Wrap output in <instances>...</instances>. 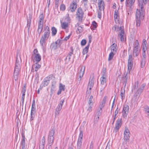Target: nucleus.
Here are the masks:
<instances>
[{"mask_svg": "<svg viewBox=\"0 0 149 149\" xmlns=\"http://www.w3.org/2000/svg\"><path fill=\"white\" fill-rule=\"evenodd\" d=\"M146 58H143L142 59L141 61V67H143L145 65V64L146 63Z\"/></svg>", "mask_w": 149, "mask_h": 149, "instance_id": "nucleus-40", "label": "nucleus"}, {"mask_svg": "<svg viewBox=\"0 0 149 149\" xmlns=\"http://www.w3.org/2000/svg\"><path fill=\"white\" fill-rule=\"evenodd\" d=\"M88 103L90 106H92L93 104V102L92 100V99H89Z\"/></svg>", "mask_w": 149, "mask_h": 149, "instance_id": "nucleus-58", "label": "nucleus"}, {"mask_svg": "<svg viewBox=\"0 0 149 149\" xmlns=\"http://www.w3.org/2000/svg\"><path fill=\"white\" fill-rule=\"evenodd\" d=\"M61 41V40L60 39H58L55 42L52 43L50 45V48L51 50H55L56 49L60 46Z\"/></svg>", "mask_w": 149, "mask_h": 149, "instance_id": "nucleus-7", "label": "nucleus"}, {"mask_svg": "<svg viewBox=\"0 0 149 149\" xmlns=\"http://www.w3.org/2000/svg\"><path fill=\"white\" fill-rule=\"evenodd\" d=\"M34 59L36 63H38L41 59L40 55L39 54H36L34 56Z\"/></svg>", "mask_w": 149, "mask_h": 149, "instance_id": "nucleus-20", "label": "nucleus"}, {"mask_svg": "<svg viewBox=\"0 0 149 149\" xmlns=\"http://www.w3.org/2000/svg\"><path fill=\"white\" fill-rule=\"evenodd\" d=\"M102 108H99V109H98L96 112V114H97V117L96 118L95 120L97 121L99 118L100 116L101 115V113L102 112Z\"/></svg>", "mask_w": 149, "mask_h": 149, "instance_id": "nucleus-19", "label": "nucleus"}, {"mask_svg": "<svg viewBox=\"0 0 149 149\" xmlns=\"http://www.w3.org/2000/svg\"><path fill=\"white\" fill-rule=\"evenodd\" d=\"M139 82L137 81L135 82L133 86L132 89V91L133 92L136 89H137L138 86Z\"/></svg>", "mask_w": 149, "mask_h": 149, "instance_id": "nucleus-33", "label": "nucleus"}, {"mask_svg": "<svg viewBox=\"0 0 149 149\" xmlns=\"http://www.w3.org/2000/svg\"><path fill=\"white\" fill-rule=\"evenodd\" d=\"M31 16L29 15V19L27 18V24H31Z\"/></svg>", "mask_w": 149, "mask_h": 149, "instance_id": "nucleus-50", "label": "nucleus"}, {"mask_svg": "<svg viewBox=\"0 0 149 149\" xmlns=\"http://www.w3.org/2000/svg\"><path fill=\"white\" fill-rule=\"evenodd\" d=\"M133 58L131 54L129 56L128 59V71L130 72V70L132 69L133 65Z\"/></svg>", "mask_w": 149, "mask_h": 149, "instance_id": "nucleus-8", "label": "nucleus"}, {"mask_svg": "<svg viewBox=\"0 0 149 149\" xmlns=\"http://www.w3.org/2000/svg\"><path fill=\"white\" fill-rule=\"evenodd\" d=\"M139 9H137L136 11V23L137 27H139L140 26L141 22V20L144 19V17L145 13V9L143 6V4L139 1Z\"/></svg>", "mask_w": 149, "mask_h": 149, "instance_id": "nucleus-1", "label": "nucleus"}, {"mask_svg": "<svg viewBox=\"0 0 149 149\" xmlns=\"http://www.w3.org/2000/svg\"><path fill=\"white\" fill-rule=\"evenodd\" d=\"M18 55V54H17L16 60V63H15V65H17V64H19V59H18V58H17Z\"/></svg>", "mask_w": 149, "mask_h": 149, "instance_id": "nucleus-62", "label": "nucleus"}, {"mask_svg": "<svg viewBox=\"0 0 149 149\" xmlns=\"http://www.w3.org/2000/svg\"><path fill=\"white\" fill-rule=\"evenodd\" d=\"M111 52L116 53L117 50V45L113 43L111 46Z\"/></svg>", "mask_w": 149, "mask_h": 149, "instance_id": "nucleus-17", "label": "nucleus"}, {"mask_svg": "<svg viewBox=\"0 0 149 149\" xmlns=\"http://www.w3.org/2000/svg\"><path fill=\"white\" fill-rule=\"evenodd\" d=\"M53 75L52 74H51L49 75L48 77H46L45 79V80H47L49 82V81L52 79V78Z\"/></svg>", "mask_w": 149, "mask_h": 149, "instance_id": "nucleus-39", "label": "nucleus"}, {"mask_svg": "<svg viewBox=\"0 0 149 149\" xmlns=\"http://www.w3.org/2000/svg\"><path fill=\"white\" fill-rule=\"evenodd\" d=\"M89 48V45H87V46L85 47L83 49V55H84L88 52Z\"/></svg>", "mask_w": 149, "mask_h": 149, "instance_id": "nucleus-31", "label": "nucleus"}, {"mask_svg": "<svg viewBox=\"0 0 149 149\" xmlns=\"http://www.w3.org/2000/svg\"><path fill=\"white\" fill-rule=\"evenodd\" d=\"M125 90L124 89V88H122L121 89L120 91V96L121 98V99L122 100H123L125 97Z\"/></svg>", "mask_w": 149, "mask_h": 149, "instance_id": "nucleus-22", "label": "nucleus"}, {"mask_svg": "<svg viewBox=\"0 0 149 149\" xmlns=\"http://www.w3.org/2000/svg\"><path fill=\"white\" fill-rule=\"evenodd\" d=\"M84 12L81 7L77 8L76 12V19L79 22H82L84 17Z\"/></svg>", "mask_w": 149, "mask_h": 149, "instance_id": "nucleus-3", "label": "nucleus"}, {"mask_svg": "<svg viewBox=\"0 0 149 149\" xmlns=\"http://www.w3.org/2000/svg\"><path fill=\"white\" fill-rule=\"evenodd\" d=\"M101 11L102 10H100V11H98V17L100 19L101 17V15H102V13L101 12Z\"/></svg>", "mask_w": 149, "mask_h": 149, "instance_id": "nucleus-60", "label": "nucleus"}, {"mask_svg": "<svg viewBox=\"0 0 149 149\" xmlns=\"http://www.w3.org/2000/svg\"><path fill=\"white\" fill-rule=\"evenodd\" d=\"M86 43V40L85 39L82 40L81 42V46L85 45Z\"/></svg>", "mask_w": 149, "mask_h": 149, "instance_id": "nucleus-53", "label": "nucleus"}, {"mask_svg": "<svg viewBox=\"0 0 149 149\" xmlns=\"http://www.w3.org/2000/svg\"><path fill=\"white\" fill-rule=\"evenodd\" d=\"M107 97L105 96L103 98L102 101V104H100L99 106V108H103L104 106L105 102L107 100Z\"/></svg>", "mask_w": 149, "mask_h": 149, "instance_id": "nucleus-21", "label": "nucleus"}, {"mask_svg": "<svg viewBox=\"0 0 149 149\" xmlns=\"http://www.w3.org/2000/svg\"><path fill=\"white\" fill-rule=\"evenodd\" d=\"M146 44L147 42L146 40L145 39H143L142 41V47H147Z\"/></svg>", "mask_w": 149, "mask_h": 149, "instance_id": "nucleus-46", "label": "nucleus"}, {"mask_svg": "<svg viewBox=\"0 0 149 149\" xmlns=\"http://www.w3.org/2000/svg\"><path fill=\"white\" fill-rule=\"evenodd\" d=\"M81 142L77 141V149H81Z\"/></svg>", "mask_w": 149, "mask_h": 149, "instance_id": "nucleus-45", "label": "nucleus"}, {"mask_svg": "<svg viewBox=\"0 0 149 149\" xmlns=\"http://www.w3.org/2000/svg\"><path fill=\"white\" fill-rule=\"evenodd\" d=\"M85 69V67L84 66H82L81 69L79 73L81 74H82V75H83L84 73Z\"/></svg>", "mask_w": 149, "mask_h": 149, "instance_id": "nucleus-42", "label": "nucleus"}, {"mask_svg": "<svg viewBox=\"0 0 149 149\" xmlns=\"http://www.w3.org/2000/svg\"><path fill=\"white\" fill-rule=\"evenodd\" d=\"M39 19L38 20V23H43L44 16L43 13L41 14L39 16Z\"/></svg>", "mask_w": 149, "mask_h": 149, "instance_id": "nucleus-28", "label": "nucleus"}, {"mask_svg": "<svg viewBox=\"0 0 149 149\" xmlns=\"http://www.w3.org/2000/svg\"><path fill=\"white\" fill-rule=\"evenodd\" d=\"M143 108L146 113L149 117V107L146 105L143 107Z\"/></svg>", "mask_w": 149, "mask_h": 149, "instance_id": "nucleus-29", "label": "nucleus"}, {"mask_svg": "<svg viewBox=\"0 0 149 149\" xmlns=\"http://www.w3.org/2000/svg\"><path fill=\"white\" fill-rule=\"evenodd\" d=\"M102 77H106V68L103 67L102 69Z\"/></svg>", "mask_w": 149, "mask_h": 149, "instance_id": "nucleus-36", "label": "nucleus"}, {"mask_svg": "<svg viewBox=\"0 0 149 149\" xmlns=\"http://www.w3.org/2000/svg\"><path fill=\"white\" fill-rule=\"evenodd\" d=\"M77 3L73 1L72 3H71L70 6V11L72 12H74L75 10L77 8Z\"/></svg>", "mask_w": 149, "mask_h": 149, "instance_id": "nucleus-14", "label": "nucleus"}, {"mask_svg": "<svg viewBox=\"0 0 149 149\" xmlns=\"http://www.w3.org/2000/svg\"><path fill=\"white\" fill-rule=\"evenodd\" d=\"M142 55L143 58L146 57V51L147 49V47H142Z\"/></svg>", "mask_w": 149, "mask_h": 149, "instance_id": "nucleus-25", "label": "nucleus"}, {"mask_svg": "<svg viewBox=\"0 0 149 149\" xmlns=\"http://www.w3.org/2000/svg\"><path fill=\"white\" fill-rule=\"evenodd\" d=\"M139 42L138 40H136L135 42L133 51V55L134 56H137L139 55Z\"/></svg>", "mask_w": 149, "mask_h": 149, "instance_id": "nucleus-5", "label": "nucleus"}, {"mask_svg": "<svg viewBox=\"0 0 149 149\" xmlns=\"http://www.w3.org/2000/svg\"><path fill=\"white\" fill-rule=\"evenodd\" d=\"M146 86V84H143L139 88H138L137 91L135 92L134 96L136 97H139L141 93L142 92L143 90Z\"/></svg>", "mask_w": 149, "mask_h": 149, "instance_id": "nucleus-10", "label": "nucleus"}, {"mask_svg": "<svg viewBox=\"0 0 149 149\" xmlns=\"http://www.w3.org/2000/svg\"><path fill=\"white\" fill-rule=\"evenodd\" d=\"M101 92L107 86L106 77H101L100 79Z\"/></svg>", "mask_w": 149, "mask_h": 149, "instance_id": "nucleus-9", "label": "nucleus"}, {"mask_svg": "<svg viewBox=\"0 0 149 149\" xmlns=\"http://www.w3.org/2000/svg\"><path fill=\"white\" fill-rule=\"evenodd\" d=\"M120 36V39L121 41L122 42H124V37L123 35H119Z\"/></svg>", "mask_w": 149, "mask_h": 149, "instance_id": "nucleus-63", "label": "nucleus"}, {"mask_svg": "<svg viewBox=\"0 0 149 149\" xmlns=\"http://www.w3.org/2000/svg\"><path fill=\"white\" fill-rule=\"evenodd\" d=\"M36 107H31L30 118L31 120H33L34 118L35 113L36 112Z\"/></svg>", "mask_w": 149, "mask_h": 149, "instance_id": "nucleus-16", "label": "nucleus"}, {"mask_svg": "<svg viewBox=\"0 0 149 149\" xmlns=\"http://www.w3.org/2000/svg\"><path fill=\"white\" fill-rule=\"evenodd\" d=\"M114 18L116 22H119V15H114Z\"/></svg>", "mask_w": 149, "mask_h": 149, "instance_id": "nucleus-37", "label": "nucleus"}, {"mask_svg": "<svg viewBox=\"0 0 149 149\" xmlns=\"http://www.w3.org/2000/svg\"><path fill=\"white\" fill-rule=\"evenodd\" d=\"M37 63H38L36 62L35 64L33 65V67L35 68V71H38V69H39L41 67V65Z\"/></svg>", "mask_w": 149, "mask_h": 149, "instance_id": "nucleus-24", "label": "nucleus"}, {"mask_svg": "<svg viewBox=\"0 0 149 149\" xmlns=\"http://www.w3.org/2000/svg\"><path fill=\"white\" fill-rule=\"evenodd\" d=\"M64 102H65V99H64L61 100L60 101L59 104L58 105H60V106H62V107L63 104Z\"/></svg>", "mask_w": 149, "mask_h": 149, "instance_id": "nucleus-59", "label": "nucleus"}, {"mask_svg": "<svg viewBox=\"0 0 149 149\" xmlns=\"http://www.w3.org/2000/svg\"><path fill=\"white\" fill-rule=\"evenodd\" d=\"M22 139L21 141V144H25V139L26 138H25V136L24 134V132H22Z\"/></svg>", "mask_w": 149, "mask_h": 149, "instance_id": "nucleus-34", "label": "nucleus"}, {"mask_svg": "<svg viewBox=\"0 0 149 149\" xmlns=\"http://www.w3.org/2000/svg\"><path fill=\"white\" fill-rule=\"evenodd\" d=\"M20 70V67L19 64H17L15 65V69L14 72V77L15 80H17L19 73Z\"/></svg>", "mask_w": 149, "mask_h": 149, "instance_id": "nucleus-6", "label": "nucleus"}, {"mask_svg": "<svg viewBox=\"0 0 149 149\" xmlns=\"http://www.w3.org/2000/svg\"><path fill=\"white\" fill-rule=\"evenodd\" d=\"M83 136V131L82 130H80L79 137L78 140V141L82 142Z\"/></svg>", "mask_w": 149, "mask_h": 149, "instance_id": "nucleus-27", "label": "nucleus"}, {"mask_svg": "<svg viewBox=\"0 0 149 149\" xmlns=\"http://www.w3.org/2000/svg\"><path fill=\"white\" fill-rule=\"evenodd\" d=\"M49 35L50 29L47 26L44 28V34L42 36L40 40V43L42 48L45 46V41L48 39Z\"/></svg>", "mask_w": 149, "mask_h": 149, "instance_id": "nucleus-2", "label": "nucleus"}, {"mask_svg": "<svg viewBox=\"0 0 149 149\" xmlns=\"http://www.w3.org/2000/svg\"><path fill=\"white\" fill-rule=\"evenodd\" d=\"M65 85H63L62 84H60L59 88L60 89L61 91H64L65 90Z\"/></svg>", "mask_w": 149, "mask_h": 149, "instance_id": "nucleus-48", "label": "nucleus"}, {"mask_svg": "<svg viewBox=\"0 0 149 149\" xmlns=\"http://www.w3.org/2000/svg\"><path fill=\"white\" fill-rule=\"evenodd\" d=\"M115 53L111 52L109 55L108 61H109L111 60L113 57Z\"/></svg>", "mask_w": 149, "mask_h": 149, "instance_id": "nucleus-35", "label": "nucleus"}, {"mask_svg": "<svg viewBox=\"0 0 149 149\" xmlns=\"http://www.w3.org/2000/svg\"><path fill=\"white\" fill-rule=\"evenodd\" d=\"M54 129L53 128L50 131L48 137V144H52L54 139Z\"/></svg>", "mask_w": 149, "mask_h": 149, "instance_id": "nucleus-4", "label": "nucleus"}, {"mask_svg": "<svg viewBox=\"0 0 149 149\" xmlns=\"http://www.w3.org/2000/svg\"><path fill=\"white\" fill-rule=\"evenodd\" d=\"M62 108V106H60V105H58L57 108H56L55 110L56 111H57L60 112V111L61 109Z\"/></svg>", "mask_w": 149, "mask_h": 149, "instance_id": "nucleus-55", "label": "nucleus"}, {"mask_svg": "<svg viewBox=\"0 0 149 149\" xmlns=\"http://www.w3.org/2000/svg\"><path fill=\"white\" fill-rule=\"evenodd\" d=\"M122 124V119L118 118L116 121L115 129L116 132L120 127Z\"/></svg>", "mask_w": 149, "mask_h": 149, "instance_id": "nucleus-11", "label": "nucleus"}, {"mask_svg": "<svg viewBox=\"0 0 149 149\" xmlns=\"http://www.w3.org/2000/svg\"><path fill=\"white\" fill-rule=\"evenodd\" d=\"M119 110V109H118V107H117L114 113V116L113 118V121L112 123V124H114L116 119V116L117 114H118Z\"/></svg>", "mask_w": 149, "mask_h": 149, "instance_id": "nucleus-26", "label": "nucleus"}, {"mask_svg": "<svg viewBox=\"0 0 149 149\" xmlns=\"http://www.w3.org/2000/svg\"><path fill=\"white\" fill-rule=\"evenodd\" d=\"M68 26V23L66 22H63L61 24V27L63 29H65Z\"/></svg>", "mask_w": 149, "mask_h": 149, "instance_id": "nucleus-38", "label": "nucleus"}, {"mask_svg": "<svg viewBox=\"0 0 149 149\" xmlns=\"http://www.w3.org/2000/svg\"><path fill=\"white\" fill-rule=\"evenodd\" d=\"M45 139L44 136H43L41 140V143L40 145L45 146Z\"/></svg>", "mask_w": 149, "mask_h": 149, "instance_id": "nucleus-52", "label": "nucleus"}, {"mask_svg": "<svg viewBox=\"0 0 149 149\" xmlns=\"http://www.w3.org/2000/svg\"><path fill=\"white\" fill-rule=\"evenodd\" d=\"M43 29H38L37 31L38 33V34H39V36L40 35L42 31V30Z\"/></svg>", "mask_w": 149, "mask_h": 149, "instance_id": "nucleus-64", "label": "nucleus"}, {"mask_svg": "<svg viewBox=\"0 0 149 149\" xmlns=\"http://www.w3.org/2000/svg\"><path fill=\"white\" fill-rule=\"evenodd\" d=\"M83 31L82 28L81 26H80L77 28V33L79 34L82 32Z\"/></svg>", "mask_w": 149, "mask_h": 149, "instance_id": "nucleus-47", "label": "nucleus"}, {"mask_svg": "<svg viewBox=\"0 0 149 149\" xmlns=\"http://www.w3.org/2000/svg\"><path fill=\"white\" fill-rule=\"evenodd\" d=\"M59 1V0H55V7L56 8H57L58 6Z\"/></svg>", "mask_w": 149, "mask_h": 149, "instance_id": "nucleus-57", "label": "nucleus"}, {"mask_svg": "<svg viewBox=\"0 0 149 149\" xmlns=\"http://www.w3.org/2000/svg\"><path fill=\"white\" fill-rule=\"evenodd\" d=\"M43 23H38V29H43Z\"/></svg>", "mask_w": 149, "mask_h": 149, "instance_id": "nucleus-56", "label": "nucleus"}, {"mask_svg": "<svg viewBox=\"0 0 149 149\" xmlns=\"http://www.w3.org/2000/svg\"><path fill=\"white\" fill-rule=\"evenodd\" d=\"M26 91V85H25L23 88L22 89V94H24L25 95V92Z\"/></svg>", "mask_w": 149, "mask_h": 149, "instance_id": "nucleus-49", "label": "nucleus"}, {"mask_svg": "<svg viewBox=\"0 0 149 149\" xmlns=\"http://www.w3.org/2000/svg\"><path fill=\"white\" fill-rule=\"evenodd\" d=\"M92 24L93 26L92 29L93 30L97 28V22L95 21H94L92 22Z\"/></svg>", "mask_w": 149, "mask_h": 149, "instance_id": "nucleus-41", "label": "nucleus"}, {"mask_svg": "<svg viewBox=\"0 0 149 149\" xmlns=\"http://www.w3.org/2000/svg\"><path fill=\"white\" fill-rule=\"evenodd\" d=\"M129 110V106L127 105H124L123 111V116L124 118H125L127 117L128 113Z\"/></svg>", "mask_w": 149, "mask_h": 149, "instance_id": "nucleus-13", "label": "nucleus"}, {"mask_svg": "<svg viewBox=\"0 0 149 149\" xmlns=\"http://www.w3.org/2000/svg\"><path fill=\"white\" fill-rule=\"evenodd\" d=\"M70 49H71V51L68 53V55L66 57V58L65 59V60H66L68 58V57H69V61H70V56L73 54V49L72 47H71Z\"/></svg>", "mask_w": 149, "mask_h": 149, "instance_id": "nucleus-23", "label": "nucleus"}, {"mask_svg": "<svg viewBox=\"0 0 149 149\" xmlns=\"http://www.w3.org/2000/svg\"><path fill=\"white\" fill-rule=\"evenodd\" d=\"M51 30L52 36H55L57 33V30L56 29L55 27H53L52 28Z\"/></svg>", "mask_w": 149, "mask_h": 149, "instance_id": "nucleus-30", "label": "nucleus"}, {"mask_svg": "<svg viewBox=\"0 0 149 149\" xmlns=\"http://www.w3.org/2000/svg\"><path fill=\"white\" fill-rule=\"evenodd\" d=\"M98 7L99 10H104V3L103 0H99L98 3Z\"/></svg>", "mask_w": 149, "mask_h": 149, "instance_id": "nucleus-15", "label": "nucleus"}, {"mask_svg": "<svg viewBox=\"0 0 149 149\" xmlns=\"http://www.w3.org/2000/svg\"><path fill=\"white\" fill-rule=\"evenodd\" d=\"M127 73H126L124 74V75L123 77V79H127Z\"/></svg>", "mask_w": 149, "mask_h": 149, "instance_id": "nucleus-61", "label": "nucleus"}, {"mask_svg": "<svg viewBox=\"0 0 149 149\" xmlns=\"http://www.w3.org/2000/svg\"><path fill=\"white\" fill-rule=\"evenodd\" d=\"M94 79L93 77L92 79L90 77L88 85H89L91 86H93L94 85Z\"/></svg>", "mask_w": 149, "mask_h": 149, "instance_id": "nucleus-32", "label": "nucleus"}, {"mask_svg": "<svg viewBox=\"0 0 149 149\" xmlns=\"http://www.w3.org/2000/svg\"><path fill=\"white\" fill-rule=\"evenodd\" d=\"M49 81H47V80H45V79H44V81L43 83H42V84H43V86L45 87L49 84Z\"/></svg>", "mask_w": 149, "mask_h": 149, "instance_id": "nucleus-44", "label": "nucleus"}, {"mask_svg": "<svg viewBox=\"0 0 149 149\" xmlns=\"http://www.w3.org/2000/svg\"><path fill=\"white\" fill-rule=\"evenodd\" d=\"M56 87V86L54 84H52V86L51 88V93L52 94L54 91L55 88Z\"/></svg>", "mask_w": 149, "mask_h": 149, "instance_id": "nucleus-43", "label": "nucleus"}, {"mask_svg": "<svg viewBox=\"0 0 149 149\" xmlns=\"http://www.w3.org/2000/svg\"><path fill=\"white\" fill-rule=\"evenodd\" d=\"M65 5L63 4H61L60 6V10L63 11L65 10Z\"/></svg>", "mask_w": 149, "mask_h": 149, "instance_id": "nucleus-51", "label": "nucleus"}, {"mask_svg": "<svg viewBox=\"0 0 149 149\" xmlns=\"http://www.w3.org/2000/svg\"><path fill=\"white\" fill-rule=\"evenodd\" d=\"M135 0H126L125 4L127 6L131 8L135 2Z\"/></svg>", "mask_w": 149, "mask_h": 149, "instance_id": "nucleus-18", "label": "nucleus"}, {"mask_svg": "<svg viewBox=\"0 0 149 149\" xmlns=\"http://www.w3.org/2000/svg\"><path fill=\"white\" fill-rule=\"evenodd\" d=\"M124 133V140L127 141L129 140L130 138V136H129V134H130V133L129 130L128 128L126 127L125 128Z\"/></svg>", "mask_w": 149, "mask_h": 149, "instance_id": "nucleus-12", "label": "nucleus"}, {"mask_svg": "<svg viewBox=\"0 0 149 149\" xmlns=\"http://www.w3.org/2000/svg\"><path fill=\"white\" fill-rule=\"evenodd\" d=\"M25 95L24 94H22L21 97V102L22 103V105H23L24 104V100L25 97Z\"/></svg>", "mask_w": 149, "mask_h": 149, "instance_id": "nucleus-54", "label": "nucleus"}]
</instances>
